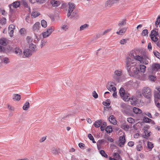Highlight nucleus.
Instances as JSON below:
<instances>
[{"label": "nucleus", "instance_id": "nucleus-1", "mask_svg": "<svg viewBox=\"0 0 160 160\" xmlns=\"http://www.w3.org/2000/svg\"><path fill=\"white\" fill-rule=\"evenodd\" d=\"M126 68L129 75L132 77L138 78L140 72L138 66H137L135 60L132 59L129 56L125 59Z\"/></svg>", "mask_w": 160, "mask_h": 160}, {"label": "nucleus", "instance_id": "nucleus-2", "mask_svg": "<svg viewBox=\"0 0 160 160\" xmlns=\"http://www.w3.org/2000/svg\"><path fill=\"white\" fill-rule=\"evenodd\" d=\"M129 56L132 59L135 60V62H137V61H138L140 63L145 65L148 64L149 61L150 60L148 57H145L143 58L142 56L138 55L136 52H135L130 53Z\"/></svg>", "mask_w": 160, "mask_h": 160}, {"label": "nucleus", "instance_id": "nucleus-3", "mask_svg": "<svg viewBox=\"0 0 160 160\" xmlns=\"http://www.w3.org/2000/svg\"><path fill=\"white\" fill-rule=\"evenodd\" d=\"M20 5V2L19 1L14 2L9 5V6L10 8L9 12L10 13V17H11L12 15L15 12V8L19 7Z\"/></svg>", "mask_w": 160, "mask_h": 160}, {"label": "nucleus", "instance_id": "nucleus-4", "mask_svg": "<svg viewBox=\"0 0 160 160\" xmlns=\"http://www.w3.org/2000/svg\"><path fill=\"white\" fill-rule=\"evenodd\" d=\"M122 74V71L121 70H115L112 75L113 78L117 82H119L121 81V76Z\"/></svg>", "mask_w": 160, "mask_h": 160}, {"label": "nucleus", "instance_id": "nucleus-5", "mask_svg": "<svg viewBox=\"0 0 160 160\" xmlns=\"http://www.w3.org/2000/svg\"><path fill=\"white\" fill-rule=\"evenodd\" d=\"M143 95L147 98H149L151 96V91L150 89L148 87H145L142 90Z\"/></svg>", "mask_w": 160, "mask_h": 160}, {"label": "nucleus", "instance_id": "nucleus-6", "mask_svg": "<svg viewBox=\"0 0 160 160\" xmlns=\"http://www.w3.org/2000/svg\"><path fill=\"white\" fill-rule=\"evenodd\" d=\"M54 28L53 27H51L48 28L46 31L43 32L42 33V37L44 38L48 37L54 31Z\"/></svg>", "mask_w": 160, "mask_h": 160}, {"label": "nucleus", "instance_id": "nucleus-7", "mask_svg": "<svg viewBox=\"0 0 160 160\" xmlns=\"http://www.w3.org/2000/svg\"><path fill=\"white\" fill-rule=\"evenodd\" d=\"M69 7L67 14V16L69 17L70 16L72 12L75 8V5L74 4L70 3L68 4Z\"/></svg>", "mask_w": 160, "mask_h": 160}, {"label": "nucleus", "instance_id": "nucleus-8", "mask_svg": "<svg viewBox=\"0 0 160 160\" xmlns=\"http://www.w3.org/2000/svg\"><path fill=\"white\" fill-rule=\"evenodd\" d=\"M0 62L5 64H7L9 63L10 61L8 57L2 55L0 56Z\"/></svg>", "mask_w": 160, "mask_h": 160}, {"label": "nucleus", "instance_id": "nucleus-9", "mask_svg": "<svg viewBox=\"0 0 160 160\" xmlns=\"http://www.w3.org/2000/svg\"><path fill=\"white\" fill-rule=\"evenodd\" d=\"M114 83L112 82H109L107 85V88L109 91L113 92L116 91V88L115 87L113 86Z\"/></svg>", "mask_w": 160, "mask_h": 160}, {"label": "nucleus", "instance_id": "nucleus-10", "mask_svg": "<svg viewBox=\"0 0 160 160\" xmlns=\"http://www.w3.org/2000/svg\"><path fill=\"white\" fill-rule=\"evenodd\" d=\"M118 145L120 147H123L125 142V138L124 136H120L119 140Z\"/></svg>", "mask_w": 160, "mask_h": 160}, {"label": "nucleus", "instance_id": "nucleus-11", "mask_svg": "<svg viewBox=\"0 0 160 160\" xmlns=\"http://www.w3.org/2000/svg\"><path fill=\"white\" fill-rule=\"evenodd\" d=\"M51 152L54 155L59 154L60 152V149L58 148L52 147L50 149Z\"/></svg>", "mask_w": 160, "mask_h": 160}, {"label": "nucleus", "instance_id": "nucleus-12", "mask_svg": "<svg viewBox=\"0 0 160 160\" xmlns=\"http://www.w3.org/2000/svg\"><path fill=\"white\" fill-rule=\"evenodd\" d=\"M15 27V26L13 25H10L8 27V33L11 37H12L13 36V29Z\"/></svg>", "mask_w": 160, "mask_h": 160}, {"label": "nucleus", "instance_id": "nucleus-13", "mask_svg": "<svg viewBox=\"0 0 160 160\" xmlns=\"http://www.w3.org/2000/svg\"><path fill=\"white\" fill-rule=\"evenodd\" d=\"M41 28L40 23L37 22L33 25L32 29L34 31L38 32Z\"/></svg>", "mask_w": 160, "mask_h": 160}, {"label": "nucleus", "instance_id": "nucleus-14", "mask_svg": "<svg viewBox=\"0 0 160 160\" xmlns=\"http://www.w3.org/2000/svg\"><path fill=\"white\" fill-rule=\"evenodd\" d=\"M129 100L131 104L133 105H136L138 103L137 98L135 96L132 97Z\"/></svg>", "mask_w": 160, "mask_h": 160}, {"label": "nucleus", "instance_id": "nucleus-15", "mask_svg": "<svg viewBox=\"0 0 160 160\" xmlns=\"http://www.w3.org/2000/svg\"><path fill=\"white\" fill-rule=\"evenodd\" d=\"M127 29V28L125 27L121 28L119 29V31L116 32V33L120 35H122L125 33Z\"/></svg>", "mask_w": 160, "mask_h": 160}, {"label": "nucleus", "instance_id": "nucleus-16", "mask_svg": "<svg viewBox=\"0 0 160 160\" xmlns=\"http://www.w3.org/2000/svg\"><path fill=\"white\" fill-rule=\"evenodd\" d=\"M23 53L26 57H28L32 55L33 52L29 49H27L24 51Z\"/></svg>", "mask_w": 160, "mask_h": 160}, {"label": "nucleus", "instance_id": "nucleus-17", "mask_svg": "<svg viewBox=\"0 0 160 160\" xmlns=\"http://www.w3.org/2000/svg\"><path fill=\"white\" fill-rule=\"evenodd\" d=\"M8 43V40L4 38H2L0 39V44L3 46H5Z\"/></svg>", "mask_w": 160, "mask_h": 160}, {"label": "nucleus", "instance_id": "nucleus-18", "mask_svg": "<svg viewBox=\"0 0 160 160\" xmlns=\"http://www.w3.org/2000/svg\"><path fill=\"white\" fill-rule=\"evenodd\" d=\"M29 49L33 52H35L37 50L36 45L33 43L29 45Z\"/></svg>", "mask_w": 160, "mask_h": 160}, {"label": "nucleus", "instance_id": "nucleus-19", "mask_svg": "<svg viewBox=\"0 0 160 160\" xmlns=\"http://www.w3.org/2000/svg\"><path fill=\"white\" fill-rule=\"evenodd\" d=\"M160 68V65L157 63L153 64L152 65V70L157 71Z\"/></svg>", "mask_w": 160, "mask_h": 160}, {"label": "nucleus", "instance_id": "nucleus-20", "mask_svg": "<svg viewBox=\"0 0 160 160\" xmlns=\"http://www.w3.org/2000/svg\"><path fill=\"white\" fill-rule=\"evenodd\" d=\"M109 120L110 122L113 124L115 125L117 124V121L116 120L114 116L113 115L110 116L109 118Z\"/></svg>", "mask_w": 160, "mask_h": 160}, {"label": "nucleus", "instance_id": "nucleus-21", "mask_svg": "<svg viewBox=\"0 0 160 160\" xmlns=\"http://www.w3.org/2000/svg\"><path fill=\"white\" fill-rule=\"evenodd\" d=\"M126 20L125 19H123L120 21L118 23V25L119 27L125 25L126 24Z\"/></svg>", "mask_w": 160, "mask_h": 160}, {"label": "nucleus", "instance_id": "nucleus-22", "mask_svg": "<svg viewBox=\"0 0 160 160\" xmlns=\"http://www.w3.org/2000/svg\"><path fill=\"white\" fill-rule=\"evenodd\" d=\"M154 96L155 102L159 99H160V93L158 92L157 91H154Z\"/></svg>", "mask_w": 160, "mask_h": 160}, {"label": "nucleus", "instance_id": "nucleus-23", "mask_svg": "<svg viewBox=\"0 0 160 160\" xmlns=\"http://www.w3.org/2000/svg\"><path fill=\"white\" fill-rule=\"evenodd\" d=\"M51 3L53 7H58L60 4V2L55 0H52Z\"/></svg>", "mask_w": 160, "mask_h": 160}, {"label": "nucleus", "instance_id": "nucleus-24", "mask_svg": "<svg viewBox=\"0 0 160 160\" xmlns=\"http://www.w3.org/2000/svg\"><path fill=\"white\" fill-rule=\"evenodd\" d=\"M14 52L17 55L21 56L22 53V50L18 48H16L14 49Z\"/></svg>", "mask_w": 160, "mask_h": 160}, {"label": "nucleus", "instance_id": "nucleus-25", "mask_svg": "<svg viewBox=\"0 0 160 160\" xmlns=\"http://www.w3.org/2000/svg\"><path fill=\"white\" fill-rule=\"evenodd\" d=\"M21 99V96L20 95L14 94L13 95L12 99L14 101H19Z\"/></svg>", "mask_w": 160, "mask_h": 160}, {"label": "nucleus", "instance_id": "nucleus-26", "mask_svg": "<svg viewBox=\"0 0 160 160\" xmlns=\"http://www.w3.org/2000/svg\"><path fill=\"white\" fill-rule=\"evenodd\" d=\"M121 127L126 131H128L130 128L129 126L125 123L121 125Z\"/></svg>", "mask_w": 160, "mask_h": 160}, {"label": "nucleus", "instance_id": "nucleus-27", "mask_svg": "<svg viewBox=\"0 0 160 160\" xmlns=\"http://www.w3.org/2000/svg\"><path fill=\"white\" fill-rule=\"evenodd\" d=\"M113 4L112 1L110 0L107 1L105 3V7L106 8L111 7Z\"/></svg>", "mask_w": 160, "mask_h": 160}, {"label": "nucleus", "instance_id": "nucleus-28", "mask_svg": "<svg viewBox=\"0 0 160 160\" xmlns=\"http://www.w3.org/2000/svg\"><path fill=\"white\" fill-rule=\"evenodd\" d=\"M158 35V30L157 29L155 28L152 30L151 32L150 36H157Z\"/></svg>", "mask_w": 160, "mask_h": 160}, {"label": "nucleus", "instance_id": "nucleus-29", "mask_svg": "<svg viewBox=\"0 0 160 160\" xmlns=\"http://www.w3.org/2000/svg\"><path fill=\"white\" fill-rule=\"evenodd\" d=\"M30 107V104L29 102H26L24 104L22 108L24 110L27 111Z\"/></svg>", "mask_w": 160, "mask_h": 160}, {"label": "nucleus", "instance_id": "nucleus-30", "mask_svg": "<svg viewBox=\"0 0 160 160\" xmlns=\"http://www.w3.org/2000/svg\"><path fill=\"white\" fill-rule=\"evenodd\" d=\"M122 98V99L125 101H128L130 99L127 93H126L123 95V96L121 97Z\"/></svg>", "mask_w": 160, "mask_h": 160}, {"label": "nucleus", "instance_id": "nucleus-31", "mask_svg": "<svg viewBox=\"0 0 160 160\" xmlns=\"http://www.w3.org/2000/svg\"><path fill=\"white\" fill-rule=\"evenodd\" d=\"M47 42V40L46 39H44V38L42 39V40L40 44V47L41 48H43L44 46L45 45Z\"/></svg>", "mask_w": 160, "mask_h": 160}, {"label": "nucleus", "instance_id": "nucleus-32", "mask_svg": "<svg viewBox=\"0 0 160 160\" xmlns=\"http://www.w3.org/2000/svg\"><path fill=\"white\" fill-rule=\"evenodd\" d=\"M133 112L136 114H139L142 113V110L137 108L134 107L133 109Z\"/></svg>", "mask_w": 160, "mask_h": 160}, {"label": "nucleus", "instance_id": "nucleus-33", "mask_svg": "<svg viewBox=\"0 0 160 160\" xmlns=\"http://www.w3.org/2000/svg\"><path fill=\"white\" fill-rule=\"evenodd\" d=\"M113 156L117 160H122L121 158L120 155L117 153H114L113 154Z\"/></svg>", "mask_w": 160, "mask_h": 160}, {"label": "nucleus", "instance_id": "nucleus-34", "mask_svg": "<svg viewBox=\"0 0 160 160\" xmlns=\"http://www.w3.org/2000/svg\"><path fill=\"white\" fill-rule=\"evenodd\" d=\"M40 15V13L36 11H33L32 12L31 16L32 18H35Z\"/></svg>", "mask_w": 160, "mask_h": 160}, {"label": "nucleus", "instance_id": "nucleus-35", "mask_svg": "<svg viewBox=\"0 0 160 160\" xmlns=\"http://www.w3.org/2000/svg\"><path fill=\"white\" fill-rule=\"evenodd\" d=\"M146 67L145 66L143 65H140L139 66V68L141 72L144 73L146 71Z\"/></svg>", "mask_w": 160, "mask_h": 160}, {"label": "nucleus", "instance_id": "nucleus-36", "mask_svg": "<svg viewBox=\"0 0 160 160\" xmlns=\"http://www.w3.org/2000/svg\"><path fill=\"white\" fill-rule=\"evenodd\" d=\"M126 93L125 92V90L122 88H120L119 90V94L120 96L122 97Z\"/></svg>", "mask_w": 160, "mask_h": 160}, {"label": "nucleus", "instance_id": "nucleus-37", "mask_svg": "<svg viewBox=\"0 0 160 160\" xmlns=\"http://www.w3.org/2000/svg\"><path fill=\"white\" fill-rule=\"evenodd\" d=\"M64 83L66 86H70L71 85V81L70 79L65 80Z\"/></svg>", "mask_w": 160, "mask_h": 160}, {"label": "nucleus", "instance_id": "nucleus-38", "mask_svg": "<svg viewBox=\"0 0 160 160\" xmlns=\"http://www.w3.org/2000/svg\"><path fill=\"white\" fill-rule=\"evenodd\" d=\"M150 132L148 130H145L144 132L145 136L144 138L148 139V138L150 136Z\"/></svg>", "mask_w": 160, "mask_h": 160}, {"label": "nucleus", "instance_id": "nucleus-39", "mask_svg": "<svg viewBox=\"0 0 160 160\" xmlns=\"http://www.w3.org/2000/svg\"><path fill=\"white\" fill-rule=\"evenodd\" d=\"M27 41L29 45L32 44L33 39L30 36H28L27 38Z\"/></svg>", "mask_w": 160, "mask_h": 160}, {"label": "nucleus", "instance_id": "nucleus-40", "mask_svg": "<svg viewBox=\"0 0 160 160\" xmlns=\"http://www.w3.org/2000/svg\"><path fill=\"white\" fill-rule=\"evenodd\" d=\"M102 121H97L95 122L94 123V126L96 128L99 127L101 125Z\"/></svg>", "mask_w": 160, "mask_h": 160}, {"label": "nucleus", "instance_id": "nucleus-41", "mask_svg": "<svg viewBox=\"0 0 160 160\" xmlns=\"http://www.w3.org/2000/svg\"><path fill=\"white\" fill-rule=\"evenodd\" d=\"M148 148L150 149V150H151L153 147V144L150 142H148L147 143Z\"/></svg>", "mask_w": 160, "mask_h": 160}, {"label": "nucleus", "instance_id": "nucleus-42", "mask_svg": "<svg viewBox=\"0 0 160 160\" xmlns=\"http://www.w3.org/2000/svg\"><path fill=\"white\" fill-rule=\"evenodd\" d=\"M7 106L8 107V108L9 111L12 112H14L15 111V109L14 107L8 104L7 105Z\"/></svg>", "mask_w": 160, "mask_h": 160}, {"label": "nucleus", "instance_id": "nucleus-43", "mask_svg": "<svg viewBox=\"0 0 160 160\" xmlns=\"http://www.w3.org/2000/svg\"><path fill=\"white\" fill-rule=\"evenodd\" d=\"M143 120L146 123H149L152 121L154 122V121H152V120L146 117H143Z\"/></svg>", "mask_w": 160, "mask_h": 160}, {"label": "nucleus", "instance_id": "nucleus-44", "mask_svg": "<svg viewBox=\"0 0 160 160\" xmlns=\"http://www.w3.org/2000/svg\"><path fill=\"white\" fill-rule=\"evenodd\" d=\"M41 24L42 27L45 28L47 27V22L44 20H42L41 21Z\"/></svg>", "mask_w": 160, "mask_h": 160}, {"label": "nucleus", "instance_id": "nucleus-45", "mask_svg": "<svg viewBox=\"0 0 160 160\" xmlns=\"http://www.w3.org/2000/svg\"><path fill=\"white\" fill-rule=\"evenodd\" d=\"M88 25L87 24H84L81 26L80 28V31H82L84 30L88 26Z\"/></svg>", "mask_w": 160, "mask_h": 160}, {"label": "nucleus", "instance_id": "nucleus-46", "mask_svg": "<svg viewBox=\"0 0 160 160\" xmlns=\"http://www.w3.org/2000/svg\"><path fill=\"white\" fill-rule=\"evenodd\" d=\"M6 22V19L4 18H3L0 19V24L2 25H5Z\"/></svg>", "mask_w": 160, "mask_h": 160}, {"label": "nucleus", "instance_id": "nucleus-47", "mask_svg": "<svg viewBox=\"0 0 160 160\" xmlns=\"http://www.w3.org/2000/svg\"><path fill=\"white\" fill-rule=\"evenodd\" d=\"M102 103L104 105L108 106L110 105V101L109 100L107 99L105 102H103Z\"/></svg>", "mask_w": 160, "mask_h": 160}, {"label": "nucleus", "instance_id": "nucleus-48", "mask_svg": "<svg viewBox=\"0 0 160 160\" xmlns=\"http://www.w3.org/2000/svg\"><path fill=\"white\" fill-rule=\"evenodd\" d=\"M105 130L107 133H110L112 131V129L111 126H108L106 128Z\"/></svg>", "mask_w": 160, "mask_h": 160}, {"label": "nucleus", "instance_id": "nucleus-49", "mask_svg": "<svg viewBox=\"0 0 160 160\" xmlns=\"http://www.w3.org/2000/svg\"><path fill=\"white\" fill-rule=\"evenodd\" d=\"M150 38L152 41L154 42H157L158 40V38L157 37V36H150Z\"/></svg>", "mask_w": 160, "mask_h": 160}, {"label": "nucleus", "instance_id": "nucleus-50", "mask_svg": "<svg viewBox=\"0 0 160 160\" xmlns=\"http://www.w3.org/2000/svg\"><path fill=\"white\" fill-rule=\"evenodd\" d=\"M153 54L156 57L160 59V53L157 51H154L153 52Z\"/></svg>", "mask_w": 160, "mask_h": 160}, {"label": "nucleus", "instance_id": "nucleus-51", "mask_svg": "<svg viewBox=\"0 0 160 160\" xmlns=\"http://www.w3.org/2000/svg\"><path fill=\"white\" fill-rule=\"evenodd\" d=\"M127 121L129 123H133L135 122V121L134 119L132 118H128L127 119Z\"/></svg>", "mask_w": 160, "mask_h": 160}, {"label": "nucleus", "instance_id": "nucleus-52", "mask_svg": "<svg viewBox=\"0 0 160 160\" xmlns=\"http://www.w3.org/2000/svg\"><path fill=\"white\" fill-rule=\"evenodd\" d=\"M148 31L147 29H144L143 30L142 35L144 36H148Z\"/></svg>", "mask_w": 160, "mask_h": 160}, {"label": "nucleus", "instance_id": "nucleus-53", "mask_svg": "<svg viewBox=\"0 0 160 160\" xmlns=\"http://www.w3.org/2000/svg\"><path fill=\"white\" fill-rule=\"evenodd\" d=\"M100 153L102 155V156L103 157L107 158L108 157V155L107 154L105 153L104 151L103 150H101L100 151Z\"/></svg>", "mask_w": 160, "mask_h": 160}, {"label": "nucleus", "instance_id": "nucleus-54", "mask_svg": "<svg viewBox=\"0 0 160 160\" xmlns=\"http://www.w3.org/2000/svg\"><path fill=\"white\" fill-rule=\"evenodd\" d=\"M136 148L138 151H141L142 149V145L140 144H138Z\"/></svg>", "mask_w": 160, "mask_h": 160}, {"label": "nucleus", "instance_id": "nucleus-55", "mask_svg": "<svg viewBox=\"0 0 160 160\" xmlns=\"http://www.w3.org/2000/svg\"><path fill=\"white\" fill-rule=\"evenodd\" d=\"M88 137L92 141L93 143H95L96 142L94 141V139L93 136L91 134L89 133L88 134Z\"/></svg>", "mask_w": 160, "mask_h": 160}, {"label": "nucleus", "instance_id": "nucleus-56", "mask_svg": "<svg viewBox=\"0 0 160 160\" xmlns=\"http://www.w3.org/2000/svg\"><path fill=\"white\" fill-rule=\"evenodd\" d=\"M160 22V16H158V18H157V20L156 21L155 24L156 27L158 26Z\"/></svg>", "mask_w": 160, "mask_h": 160}, {"label": "nucleus", "instance_id": "nucleus-57", "mask_svg": "<svg viewBox=\"0 0 160 160\" xmlns=\"http://www.w3.org/2000/svg\"><path fill=\"white\" fill-rule=\"evenodd\" d=\"M107 126L106 123L104 122L102 123V125H101V126L100 128L101 130L102 131H103L104 130L106 126Z\"/></svg>", "mask_w": 160, "mask_h": 160}, {"label": "nucleus", "instance_id": "nucleus-58", "mask_svg": "<svg viewBox=\"0 0 160 160\" xmlns=\"http://www.w3.org/2000/svg\"><path fill=\"white\" fill-rule=\"evenodd\" d=\"M127 41L128 39H122L120 41V43L121 44H124L127 42Z\"/></svg>", "mask_w": 160, "mask_h": 160}, {"label": "nucleus", "instance_id": "nucleus-59", "mask_svg": "<svg viewBox=\"0 0 160 160\" xmlns=\"http://www.w3.org/2000/svg\"><path fill=\"white\" fill-rule=\"evenodd\" d=\"M62 29L64 31L67 30L68 28V26L66 25H64L62 27Z\"/></svg>", "mask_w": 160, "mask_h": 160}, {"label": "nucleus", "instance_id": "nucleus-60", "mask_svg": "<svg viewBox=\"0 0 160 160\" xmlns=\"http://www.w3.org/2000/svg\"><path fill=\"white\" fill-rule=\"evenodd\" d=\"M93 97L95 98H98V95L95 91H94L92 93Z\"/></svg>", "mask_w": 160, "mask_h": 160}, {"label": "nucleus", "instance_id": "nucleus-61", "mask_svg": "<svg viewBox=\"0 0 160 160\" xmlns=\"http://www.w3.org/2000/svg\"><path fill=\"white\" fill-rule=\"evenodd\" d=\"M120 107L123 109H126L127 108L126 105L124 103H121L120 104Z\"/></svg>", "mask_w": 160, "mask_h": 160}, {"label": "nucleus", "instance_id": "nucleus-62", "mask_svg": "<svg viewBox=\"0 0 160 160\" xmlns=\"http://www.w3.org/2000/svg\"><path fill=\"white\" fill-rule=\"evenodd\" d=\"M46 139V137H43L41 138L39 140V142L40 143L42 142H44Z\"/></svg>", "mask_w": 160, "mask_h": 160}, {"label": "nucleus", "instance_id": "nucleus-63", "mask_svg": "<svg viewBox=\"0 0 160 160\" xmlns=\"http://www.w3.org/2000/svg\"><path fill=\"white\" fill-rule=\"evenodd\" d=\"M143 114L144 115H147V116H148V117L150 118H152L151 113L149 112H144Z\"/></svg>", "mask_w": 160, "mask_h": 160}, {"label": "nucleus", "instance_id": "nucleus-64", "mask_svg": "<svg viewBox=\"0 0 160 160\" xmlns=\"http://www.w3.org/2000/svg\"><path fill=\"white\" fill-rule=\"evenodd\" d=\"M154 91H157L158 92L160 93V86L156 87Z\"/></svg>", "mask_w": 160, "mask_h": 160}]
</instances>
